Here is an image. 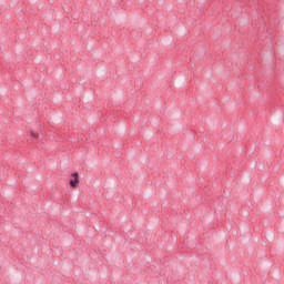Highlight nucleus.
<instances>
[{
  "mask_svg": "<svg viewBox=\"0 0 284 284\" xmlns=\"http://www.w3.org/2000/svg\"><path fill=\"white\" fill-rule=\"evenodd\" d=\"M71 176H73V180L69 181V185L70 187H77L79 185V173L74 172L71 174Z\"/></svg>",
  "mask_w": 284,
  "mask_h": 284,
  "instance_id": "1",
  "label": "nucleus"
},
{
  "mask_svg": "<svg viewBox=\"0 0 284 284\" xmlns=\"http://www.w3.org/2000/svg\"><path fill=\"white\" fill-rule=\"evenodd\" d=\"M31 141L34 143L37 139H39V134L34 133V131H31Z\"/></svg>",
  "mask_w": 284,
  "mask_h": 284,
  "instance_id": "2",
  "label": "nucleus"
}]
</instances>
